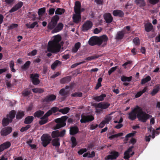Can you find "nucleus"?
Listing matches in <instances>:
<instances>
[{
  "instance_id": "16",
  "label": "nucleus",
  "mask_w": 160,
  "mask_h": 160,
  "mask_svg": "<svg viewBox=\"0 0 160 160\" xmlns=\"http://www.w3.org/2000/svg\"><path fill=\"white\" fill-rule=\"evenodd\" d=\"M69 93V91L66 90L64 88L61 89L59 92L60 95L62 97V100L65 99L68 96Z\"/></svg>"
},
{
  "instance_id": "64",
  "label": "nucleus",
  "mask_w": 160,
  "mask_h": 160,
  "mask_svg": "<svg viewBox=\"0 0 160 160\" xmlns=\"http://www.w3.org/2000/svg\"><path fill=\"white\" fill-rule=\"evenodd\" d=\"M95 152L93 151H92L91 154L90 153H89V155L88 156V158H93L95 156Z\"/></svg>"
},
{
  "instance_id": "43",
  "label": "nucleus",
  "mask_w": 160,
  "mask_h": 160,
  "mask_svg": "<svg viewBox=\"0 0 160 160\" xmlns=\"http://www.w3.org/2000/svg\"><path fill=\"white\" fill-rule=\"evenodd\" d=\"M132 76L129 77H127L125 76H122L121 77V80L122 82H130V81L132 79Z\"/></svg>"
},
{
  "instance_id": "47",
  "label": "nucleus",
  "mask_w": 160,
  "mask_h": 160,
  "mask_svg": "<svg viewBox=\"0 0 160 160\" xmlns=\"http://www.w3.org/2000/svg\"><path fill=\"white\" fill-rule=\"evenodd\" d=\"M32 91L35 93H42L44 92V90L42 88H33L32 89Z\"/></svg>"
},
{
  "instance_id": "60",
  "label": "nucleus",
  "mask_w": 160,
  "mask_h": 160,
  "mask_svg": "<svg viewBox=\"0 0 160 160\" xmlns=\"http://www.w3.org/2000/svg\"><path fill=\"white\" fill-rule=\"evenodd\" d=\"M66 130L63 129L60 132H59V137H63L65 134Z\"/></svg>"
},
{
  "instance_id": "56",
  "label": "nucleus",
  "mask_w": 160,
  "mask_h": 160,
  "mask_svg": "<svg viewBox=\"0 0 160 160\" xmlns=\"http://www.w3.org/2000/svg\"><path fill=\"white\" fill-rule=\"evenodd\" d=\"M133 42L135 45H139L140 44L139 39L138 37H136L133 39Z\"/></svg>"
},
{
  "instance_id": "21",
  "label": "nucleus",
  "mask_w": 160,
  "mask_h": 160,
  "mask_svg": "<svg viewBox=\"0 0 160 160\" xmlns=\"http://www.w3.org/2000/svg\"><path fill=\"white\" fill-rule=\"evenodd\" d=\"M11 146V143L9 142H7L0 145V152L5 149L9 148Z\"/></svg>"
},
{
  "instance_id": "51",
  "label": "nucleus",
  "mask_w": 160,
  "mask_h": 160,
  "mask_svg": "<svg viewBox=\"0 0 160 160\" xmlns=\"http://www.w3.org/2000/svg\"><path fill=\"white\" fill-rule=\"evenodd\" d=\"M159 87H157L156 88L153 89L151 93L152 95V96L155 95L159 91Z\"/></svg>"
},
{
  "instance_id": "29",
  "label": "nucleus",
  "mask_w": 160,
  "mask_h": 160,
  "mask_svg": "<svg viewBox=\"0 0 160 160\" xmlns=\"http://www.w3.org/2000/svg\"><path fill=\"white\" fill-rule=\"evenodd\" d=\"M34 120V117L32 116H28L26 117L24 119V123L28 124L31 123Z\"/></svg>"
},
{
  "instance_id": "2",
  "label": "nucleus",
  "mask_w": 160,
  "mask_h": 160,
  "mask_svg": "<svg viewBox=\"0 0 160 160\" xmlns=\"http://www.w3.org/2000/svg\"><path fill=\"white\" fill-rule=\"evenodd\" d=\"M108 40V38L106 35H103L100 37L93 36L90 38L88 43L92 46L97 45L104 47L106 45Z\"/></svg>"
},
{
  "instance_id": "17",
  "label": "nucleus",
  "mask_w": 160,
  "mask_h": 160,
  "mask_svg": "<svg viewBox=\"0 0 160 160\" xmlns=\"http://www.w3.org/2000/svg\"><path fill=\"white\" fill-rule=\"evenodd\" d=\"M73 22L75 23H77L80 22L81 20V13H75L73 14L72 17Z\"/></svg>"
},
{
  "instance_id": "50",
  "label": "nucleus",
  "mask_w": 160,
  "mask_h": 160,
  "mask_svg": "<svg viewBox=\"0 0 160 160\" xmlns=\"http://www.w3.org/2000/svg\"><path fill=\"white\" fill-rule=\"evenodd\" d=\"M22 94L24 97H27L30 94V91L27 89H25L22 92Z\"/></svg>"
},
{
  "instance_id": "30",
  "label": "nucleus",
  "mask_w": 160,
  "mask_h": 160,
  "mask_svg": "<svg viewBox=\"0 0 160 160\" xmlns=\"http://www.w3.org/2000/svg\"><path fill=\"white\" fill-rule=\"evenodd\" d=\"M62 62L58 60H56L51 65V68L53 70H54L56 67L59 66L61 64Z\"/></svg>"
},
{
  "instance_id": "37",
  "label": "nucleus",
  "mask_w": 160,
  "mask_h": 160,
  "mask_svg": "<svg viewBox=\"0 0 160 160\" xmlns=\"http://www.w3.org/2000/svg\"><path fill=\"white\" fill-rule=\"evenodd\" d=\"M24 116V112L22 111H19L16 115L17 119H19L22 118Z\"/></svg>"
},
{
  "instance_id": "54",
  "label": "nucleus",
  "mask_w": 160,
  "mask_h": 160,
  "mask_svg": "<svg viewBox=\"0 0 160 160\" xmlns=\"http://www.w3.org/2000/svg\"><path fill=\"white\" fill-rule=\"evenodd\" d=\"M99 57V56H91L90 57H88V58H86L85 60L87 61H90L92 59H96Z\"/></svg>"
},
{
  "instance_id": "41",
  "label": "nucleus",
  "mask_w": 160,
  "mask_h": 160,
  "mask_svg": "<svg viewBox=\"0 0 160 160\" xmlns=\"http://www.w3.org/2000/svg\"><path fill=\"white\" fill-rule=\"evenodd\" d=\"M36 25H37V27H38V22H35L30 25L28 23L26 24L27 28H33Z\"/></svg>"
},
{
  "instance_id": "53",
  "label": "nucleus",
  "mask_w": 160,
  "mask_h": 160,
  "mask_svg": "<svg viewBox=\"0 0 160 160\" xmlns=\"http://www.w3.org/2000/svg\"><path fill=\"white\" fill-rule=\"evenodd\" d=\"M31 125L28 124L25 127H22L21 129H20V131L21 132H23L25 131H26L28 130L29 128L31 127Z\"/></svg>"
},
{
  "instance_id": "38",
  "label": "nucleus",
  "mask_w": 160,
  "mask_h": 160,
  "mask_svg": "<svg viewBox=\"0 0 160 160\" xmlns=\"http://www.w3.org/2000/svg\"><path fill=\"white\" fill-rule=\"evenodd\" d=\"M70 109L69 107H65L63 108L60 109L59 112L63 114H66L69 112Z\"/></svg>"
},
{
  "instance_id": "7",
  "label": "nucleus",
  "mask_w": 160,
  "mask_h": 160,
  "mask_svg": "<svg viewBox=\"0 0 160 160\" xmlns=\"http://www.w3.org/2000/svg\"><path fill=\"white\" fill-rule=\"evenodd\" d=\"M59 19V16L57 15L52 17L51 22L48 24V28L51 30L54 28L57 25Z\"/></svg>"
},
{
  "instance_id": "31",
  "label": "nucleus",
  "mask_w": 160,
  "mask_h": 160,
  "mask_svg": "<svg viewBox=\"0 0 160 160\" xmlns=\"http://www.w3.org/2000/svg\"><path fill=\"white\" fill-rule=\"evenodd\" d=\"M135 2L136 4L140 7H144L146 5L144 0H135Z\"/></svg>"
},
{
  "instance_id": "32",
  "label": "nucleus",
  "mask_w": 160,
  "mask_h": 160,
  "mask_svg": "<svg viewBox=\"0 0 160 160\" xmlns=\"http://www.w3.org/2000/svg\"><path fill=\"white\" fill-rule=\"evenodd\" d=\"M81 47V43L80 42H78L75 43L73 48H72V52H76Z\"/></svg>"
},
{
  "instance_id": "34",
  "label": "nucleus",
  "mask_w": 160,
  "mask_h": 160,
  "mask_svg": "<svg viewBox=\"0 0 160 160\" xmlns=\"http://www.w3.org/2000/svg\"><path fill=\"white\" fill-rule=\"evenodd\" d=\"M153 26L151 23H148L145 25V29L147 32H150L152 29Z\"/></svg>"
},
{
  "instance_id": "24",
  "label": "nucleus",
  "mask_w": 160,
  "mask_h": 160,
  "mask_svg": "<svg viewBox=\"0 0 160 160\" xmlns=\"http://www.w3.org/2000/svg\"><path fill=\"white\" fill-rule=\"evenodd\" d=\"M133 148V146H131L126 150L124 153V156L123 158L125 159H129L130 156V153L132 151V149Z\"/></svg>"
},
{
  "instance_id": "42",
  "label": "nucleus",
  "mask_w": 160,
  "mask_h": 160,
  "mask_svg": "<svg viewBox=\"0 0 160 160\" xmlns=\"http://www.w3.org/2000/svg\"><path fill=\"white\" fill-rule=\"evenodd\" d=\"M151 77L149 76H148L145 78L142 79L141 81V84H143L146 83L149 81L151 80Z\"/></svg>"
},
{
  "instance_id": "45",
  "label": "nucleus",
  "mask_w": 160,
  "mask_h": 160,
  "mask_svg": "<svg viewBox=\"0 0 160 160\" xmlns=\"http://www.w3.org/2000/svg\"><path fill=\"white\" fill-rule=\"evenodd\" d=\"M46 11V8H40L38 9V15L42 16L44 14Z\"/></svg>"
},
{
  "instance_id": "27",
  "label": "nucleus",
  "mask_w": 160,
  "mask_h": 160,
  "mask_svg": "<svg viewBox=\"0 0 160 160\" xmlns=\"http://www.w3.org/2000/svg\"><path fill=\"white\" fill-rule=\"evenodd\" d=\"M63 27V25L62 23H59L56 27L52 31V33L57 32L61 30Z\"/></svg>"
},
{
  "instance_id": "33",
  "label": "nucleus",
  "mask_w": 160,
  "mask_h": 160,
  "mask_svg": "<svg viewBox=\"0 0 160 160\" xmlns=\"http://www.w3.org/2000/svg\"><path fill=\"white\" fill-rule=\"evenodd\" d=\"M52 144L53 146L58 147L60 146L59 139L56 138L53 139L52 141Z\"/></svg>"
},
{
  "instance_id": "22",
  "label": "nucleus",
  "mask_w": 160,
  "mask_h": 160,
  "mask_svg": "<svg viewBox=\"0 0 160 160\" xmlns=\"http://www.w3.org/2000/svg\"><path fill=\"white\" fill-rule=\"evenodd\" d=\"M81 5L79 1H77L75 2V5L74 7V11L75 13H81Z\"/></svg>"
},
{
  "instance_id": "23",
  "label": "nucleus",
  "mask_w": 160,
  "mask_h": 160,
  "mask_svg": "<svg viewBox=\"0 0 160 160\" xmlns=\"http://www.w3.org/2000/svg\"><path fill=\"white\" fill-rule=\"evenodd\" d=\"M70 128V134L71 135H74L79 132L78 128L77 126H72Z\"/></svg>"
},
{
  "instance_id": "10",
  "label": "nucleus",
  "mask_w": 160,
  "mask_h": 160,
  "mask_svg": "<svg viewBox=\"0 0 160 160\" xmlns=\"http://www.w3.org/2000/svg\"><path fill=\"white\" fill-rule=\"evenodd\" d=\"M119 154L118 152L112 151L110 152V155L107 156L105 157V159L107 160H115L119 156Z\"/></svg>"
},
{
  "instance_id": "39",
  "label": "nucleus",
  "mask_w": 160,
  "mask_h": 160,
  "mask_svg": "<svg viewBox=\"0 0 160 160\" xmlns=\"http://www.w3.org/2000/svg\"><path fill=\"white\" fill-rule=\"evenodd\" d=\"M65 12V10L63 8H57L55 11V14L56 15H61Z\"/></svg>"
},
{
  "instance_id": "57",
  "label": "nucleus",
  "mask_w": 160,
  "mask_h": 160,
  "mask_svg": "<svg viewBox=\"0 0 160 160\" xmlns=\"http://www.w3.org/2000/svg\"><path fill=\"white\" fill-rule=\"evenodd\" d=\"M18 26V24H17L12 23L8 26V29H12L15 28H16Z\"/></svg>"
},
{
  "instance_id": "26",
  "label": "nucleus",
  "mask_w": 160,
  "mask_h": 160,
  "mask_svg": "<svg viewBox=\"0 0 160 160\" xmlns=\"http://www.w3.org/2000/svg\"><path fill=\"white\" fill-rule=\"evenodd\" d=\"M71 79V77L70 76H68L61 79L60 81V82L61 84H64L69 82Z\"/></svg>"
},
{
  "instance_id": "55",
  "label": "nucleus",
  "mask_w": 160,
  "mask_h": 160,
  "mask_svg": "<svg viewBox=\"0 0 160 160\" xmlns=\"http://www.w3.org/2000/svg\"><path fill=\"white\" fill-rule=\"evenodd\" d=\"M50 115L48 111L42 117L40 118V119L42 120H45L48 119V117L50 116Z\"/></svg>"
},
{
  "instance_id": "28",
  "label": "nucleus",
  "mask_w": 160,
  "mask_h": 160,
  "mask_svg": "<svg viewBox=\"0 0 160 160\" xmlns=\"http://www.w3.org/2000/svg\"><path fill=\"white\" fill-rule=\"evenodd\" d=\"M124 34L125 33L124 31H121L118 32L116 35L115 39L118 40L122 39L123 38Z\"/></svg>"
},
{
  "instance_id": "25",
  "label": "nucleus",
  "mask_w": 160,
  "mask_h": 160,
  "mask_svg": "<svg viewBox=\"0 0 160 160\" xmlns=\"http://www.w3.org/2000/svg\"><path fill=\"white\" fill-rule=\"evenodd\" d=\"M113 14L115 16H118L122 17L123 16L124 13L121 10H116L113 11Z\"/></svg>"
},
{
  "instance_id": "59",
  "label": "nucleus",
  "mask_w": 160,
  "mask_h": 160,
  "mask_svg": "<svg viewBox=\"0 0 160 160\" xmlns=\"http://www.w3.org/2000/svg\"><path fill=\"white\" fill-rule=\"evenodd\" d=\"M117 67L115 66L111 68L108 71L109 75H110L113 72L117 69Z\"/></svg>"
},
{
  "instance_id": "44",
  "label": "nucleus",
  "mask_w": 160,
  "mask_h": 160,
  "mask_svg": "<svg viewBox=\"0 0 160 160\" xmlns=\"http://www.w3.org/2000/svg\"><path fill=\"white\" fill-rule=\"evenodd\" d=\"M30 63L31 62L30 61H28L23 65L21 66V67L23 69H27L29 68Z\"/></svg>"
},
{
  "instance_id": "36",
  "label": "nucleus",
  "mask_w": 160,
  "mask_h": 160,
  "mask_svg": "<svg viewBox=\"0 0 160 160\" xmlns=\"http://www.w3.org/2000/svg\"><path fill=\"white\" fill-rule=\"evenodd\" d=\"M106 97V95L105 94H102L99 96L96 97L94 98V99L96 101L99 102L103 100V98Z\"/></svg>"
},
{
  "instance_id": "35",
  "label": "nucleus",
  "mask_w": 160,
  "mask_h": 160,
  "mask_svg": "<svg viewBox=\"0 0 160 160\" xmlns=\"http://www.w3.org/2000/svg\"><path fill=\"white\" fill-rule=\"evenodd\" d=\"M44 113L43 111L39 110L35 112L34 113L33 116L35 117L39 118L43 115Z\"/></svg>"
},
{
  "instance_id": "18",
  "label": "nucleus",
  "mask_w": 160,
  "mask_h": 160,
  "mask_svg": "<svg viewBox=\"0 0 160 160\" xmlns=\"http://www.w3.org/2000/svg\"><path fill=\"white\" fill-rule=\"evenodd\" d=\"M23 5V2H19L13 7L9 11V12L12 13L15 12L20 8Z\"/></svg>"
},
{
  "instance_id": "20",
  "label": "nucleus",
  "mask_w": 160,
  "mask_h": 160,
  "mask_svg": "<svg viewBox=\"0 0 160 160\" xmlns=\"http://www.w3.org/2000/svg\"><path fill=\"white\" fill-rule=\"evenodd\" d=\"M104 18L106 22L108 23H111L113 20V18L111 14L109 13H106L104 15Z\"/></svg>"
},
{
  "instance_id": "62",
  "label": "nucleus",
  "mask_w": 160,
  "mask_h": 160,
  "mask_svg": "<svg viewBox=\"0 0 160 160\" xmlns=\"http://www.w3.org/2000/svg\"><path fill=\"white\" fill-rule=\"evenodd\" d=\"M134 133H129L128 134H127L125 137V139L127 140H128V138H130L131 137H132L134 135Z\"/></svg>"
},
{
  "instance_id": "13",
  "label": "nucleus",
  "mask_w": 160,
  "mask_h": 160,
  "mask_svg": "<svg viewBox=\"0 0 160 160\" xmlns=\"http://www.w3.org/2000/svg\"><path fill=\"white\" fill-rule=\"evenodd\" d=\"M138 106H137L136 108L133 109L131 112L128 114V118L132 120H135L137 117V109H138Z\"/></svg>"
},
{
  "instance_id": "40",
  "label": "nucleus",
  "mask_w": 160,
  "mask_h": 160,
  "mask_svg": "<svg viewBox=\"0 0 160 160\" xmlns=\"http://www.w3.org/2000/svg\"><path fill=\"white\" fill-rule=\"evenodd\" d=\"M59 108L57 107H53L49 110L48 112L51 115L52 113H55L57 111L59 112Z\"/></svg>"
},
{
  "instance_id": "1",
  "label": "nucleus",
  "mask_w": 160,
  "mask_h": 160,
  "mask_svg": "<svg viewBox=\"0 0 160 160\" xmlns=\"http://www.w3.org/2000/svg\"><path fill=\"white\" fill-rule=\"evenodd\" d=\"M61 40V37L59 35L55 36L53 39L48 42V51L52 53H57L60 50L61 46L59 43Z\"/></svg>"
},
{
  "instance_id": "49",
  "label": "nucleus",
  "mask_w": 160,
  "mask_h": 160,
  "mask_svg": "<svg viewBox=\"0 0 160 160\" xmlns=\"http://www.w3.org/2000/svg\"><path fill=\"white\" fill-rule=\"evenodd\" d=\"M71 140L72 143V148L74 147L77 144L76 142V139L75 137H72L71 138Z\"/></svg>"
},
{
  "instance_id": "8",
  "label": "nucleus",
  "mask_w": 160,
  "mask_h": 160,
  "mask_svg": "<svg viewBox=\"0 0 160 160\" xmlns=\"http://www.w3.org/2000/svg\"><path fill=\"white\" fill-rule=\"evenodd\" d=\"M59 19V16L57 15L52 17L51 22L48 24V28L51 30L54 28L57 25Z\"/></svg>"
},
{
  "instance_id": "19",
  "label": "nucleus",
  "mask_w": 160,
  "mask_h": 160,
  "mask_svg": "<svg viewBox=\"0 0 160 160\" xmlns=\"http://www.w3.org/2000/svg\"><path fill=\"white\" fill-rule=\"evenodd\" d=\"M110 105V104L107 102H100L96 105L97 108H101L103 109H106Z\"/></svg>"
},
{
  "instance_id": "4",
  "label": "nucleus",
  "mask_w": 160,
  "mask_h": 160,
  "mask_svg": "<svg viewBox=\"0 0 160 160\" xmlns=\"http://www.w3.org/2000/svg\"><path fill=\"white\" fill-rule=\"evenodd\" d=\"M16 114V112L15 110H12L10 112L9 114L7 115V117L4 118L2 120V125L3 126L5 127L8 125L9 123H11L13 119L15 118Z\"/></svg>"
},
{
  "instance_id": "63",
  "label": "nucleus",
  "mask_w": 160,
  "mask_h": 160,
  "mask_svg": "<svg viewBox=\"0 0 160 160\" xmlns=\"http://www.w3.org/2000/svg\"><path fill=\"white\" fill-rule=\"evenodd\" d=\"M48 119H46L44 120H40L39 121V124L40 125H42L43 124H44L48 122Z\"/></svg>"
},
{
  "instance_id": "3",
  "label": "nucleus",
  "mask_w": 160,
  "mask_h": 160,
  "mask_svg": "<svg viewBox=\"0 0 160 160\" xmlns=\"http://www.w3.org/2000/svg\"><path fill=\"white\" fill-rule=\"evenodd\" d=\"M150 117H151L152 116L143 111L142 108L138 106L137 109V117L138 120L144 122H146Z\"/></svg>"
},
{
  "instance_id": "61",
  "label": "nucleus",
  "mask_w": 160,
  "mask_h": 160,
  "mask_svg": "<svg viewBox=\"0 0 160 160\" xmlns=\"http://www.w3.org/2000/svg\"><path fill=\"white\" fill-rule=\"evenodd\" d=\"M55 11V9L54 8H50L48 10L49 14L50 15H53Z\"/></svg>"
},
{
  "instance_id": "11",
  "label": "nucleus",
  "mask_w": 160,
  "mask_h": 160,
  "mask_svg": "<svg viewBox=\"0 0 160 160\" xmlns=\"http://www.w3.org/2000/svg\"><path fill=\"white\" fill-rule=\"evenodd\" d=\"M39 75L37 73L31 74L30 75V78L33 84L35 85L39 84L40 80L38 79Z\"/></svg>"
},
{
  "instance_id": "6",
  "label": "nucleus",
  "mask_w": 160,
  "mask_h": 160,
  "mask_svg": "<svg viewBox=\"0 0 160 160\" xmlns=\"http://www.w3.org/2000/svg\"><path fill=\"white\" fill-rule=\"evenodd\" d=\"M42 144L44 147H46L50 143L51 138L50 136L48 134H43L41 137Z\"/></svg>"
},
{
  "instance_id": "5",
  "label": "nucleus",
  "mask_w": 160,
  "mask_h": 160,
  "mask_svg": "<svg viewBox=\"0 0 160 160\" xmlns=\"http://www.w3.org/2000/svg\"><path fill=\"white\" fill-rule=\"evenodd\" d=\"M68 118V117L65 116L56 119L55 122L57 124L53 127L54 129H58L65 126L66 125L65 122Z\"/></svg>"
},
{
  "instance_id": "52",
  "label": "nucleus",
  "mask_w": 160,
  "mask_h": 160,
  "mask_svg": "<svg viewBox=\"0 0 160 160\" xmlns=\"http://www.w3.org/2000/svg\"><path fill=\"white\" fill-rule=\"evenodd\" d=\"M72 97H81L82 96V93L80 92H75L73 93H72L71 95Z\"/></svg>"
},
{
  "instance_id": "9",
  "label": "nucleus",
  "mask_w": 160,
  "mask_h": 160,
  "mask_svg": "<svg viewBox=\"0 0 160 160\" xmlns=\"http://www.w3.org/2000/svg\"><path fill=\"white\" fill-rule=\"evenodd\" d=\"M81 117L82 118L80 120L81 123H86L91 122L94 119L93 116L92 115L82 114Z\"/></svg>"
},
{
  "instance_id": "58",
  "label": "nucleus",
  "mask_w": 160,
  "mask_h": 160,
  "mask_svg": "<svg viewBox=\"0 0 160 160\" xmlns=\"http://www.w3.org/2000/svg\"><path fill=\"white\" fill-rule=\"evenodd\" d=\"M112 118L110 116H107L105 118V120H103L106 123H108L111 120Z\"/></svg>"
},
{
  "instance_id": "14",
  "label": "nucleus",
  "mask_w": 160,
  "mask_h": 160,
  "mask_svg": "<svg viewBox=\"0 0 160 160\" xmlns=\"http://www.w3.org/2000/svg\"><path fill=\"white\" fill-rule=\"evenodd\" d=\"M56 98V96L54 94H49L43 100L44 102L49 103L54 101Z\"/></svg>"
},
{
  "instance_id": "15",
  "label": "nucleus",
  "mask_w": 160,
  "mask_h": 160,
  "mask_svg": "<svg viewBox=\"0 0 160 160\" xmlns=\"http://www.w3.org/2000/svg\"><path fill=\"white\" fill-rule=\"evenodd\" d=\"M92 26V23L90 21H86L82 26V30L85 31L90 29Z\"/></svg>"
},
{
  "instance_id": "46",
  "label": "nucleus",
  "mask_w": 160,
  "mask_h": 160,
  "mask_svg": "<svg viewBox=\"0 0 160 160\" xmlns=\"http://www.w3.org/2000/svg\"><path fill=\"white\" fill-rule=\"evenodd\" d=\"M51 136L52 138H58L59 137V131L55 130L53 131L52 133Z\"/></svg>"
},
{
  "instance_id": "12",
  "label": "nucleus",
  "mask_w": 160,
  "mask_h": 160,
  "mask_svg": "<svg viewBox=\"0 0 160 160\" xmlns=\"http://www.w3.org/2000/svg\"><path fill=\"white\" fill-rule=\"evenodd\" d=\"M12 128L9 126L7 127L2 128L0 132L1 134L3 136H5L10 134L12 131Z\"/></svg>"
},
{
  "instance_id": "48",
  "label": "nucleus",
  "mask_w": 160,
  "mask_h": 160,
  "mask_svg": "<svg viewBox=\"0 0 160 160\" xmlns=\"http://www.w3.org/2000/svg\"><path fill=\"white\" fill-rule=\"evenodd\" d=\"M4 2L7 5L12 6L14 3V0H4Z\"/></svg>"
}]
</instances>
